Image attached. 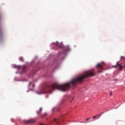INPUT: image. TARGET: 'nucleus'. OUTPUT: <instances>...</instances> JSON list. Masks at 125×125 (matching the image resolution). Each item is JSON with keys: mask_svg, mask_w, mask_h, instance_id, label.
<instances>
[{"mask_svg": "<svg viewBox=\"0 0 125 125\" xmlns=\"http://www.w3.org/2000/svg\"><path fill=\"white\" fill-rule=\"evenodd\" d=\"M23 122L24 125H28V124H34V123L36 122V120L34 119H30L28 120H24Z\"/></svg>", "mask_w": 125, "mask_h": 125, "instance_id": "obj_2", "label": "nucleus"}, {"mask_svg": "<svg viewBox=\"0 0 125 125\" xmlns=\"http://www.w3.org/2000/svg\"><path fill=\"white\" fill-rule=\"evenodd\" d=\"M47 116V113H45L44 114L41 115L42 118H44V117H46Z\"/></svg>", "mask_w": 125, "mask_h": 125, "instance_id": "obj_8", "label": "nucleus"}, {"mask_svg": "<svg viewBox=\"0 0 125 125\" xmlns=\"http://www.w3.org/2000/svg\"><path fill=\"white\" fill-rule=\"evenodd\" d=\"M120 62H117L116 65H113V67L114 68H118V67H119V70H122L123 68H125V64L124 65V66H122L121 64H120L119 63Z\"/></svg>", "mask_w": 125, "mask_h": 125, "instance_id": "obj_4", "label": "nucleus"}, {"mask_svg": "<svg viewBox=\"0 0 125 125\" xmlns=\"http://www.w3.org/2000/svg\"><path fill=\"white\" fill-rule=\"evenodd\" d=\"M100 116H101V114H98V115L94 116L93 117V119H96L97 117H98V119H99V118H100Z\"/></svg>", "mask_w": 125, "mask_h": 125, "instance_id": "obj_7", "label": "nucleus"}, {"mask_svg": "<svg viewBox=\"0 0 125 125\" xmlns=\"http://www.w3.org/2000/svg\"><path fill=\"white\" fill-rule=\"evenodd\" d=\"M56 45L58 46V47H62V45H59V43H56Z\"/></svg>", "mask_w": 125, "mask_h": 125, "instance_id": "obj_11", "label": "nucleus"}, {"mask_svg": "<svg viewBox=\"0 0 125 125\" xmlns=\"http://www.w3.org/2000/svg\"><path fill=\"white\" fill-rule=\"evenodd\" d=\"M105 65V62H102V63H98L96 67L97 69L99 70H104L103 66Z\"/></svg>", "mask_w": 125, "mask_h": 125, "instance_id": "obj_3", "label": "nucleus"}, {"mask_svg": "<svg viewBox=\"0 0 125 125\" xmlns=\"http://www.w3.org/2000/svg\"><path fill=\"white\" fill-rule=\"evenodd\" d=\"M54 122H55V123H57V124H59V121L58 119H55Z\"/></svg>", "mask_w": 125, "mask_h": 125, "instance_id": "obj_10", "label": "nucleus"}, {"mask_svg": "<svg viewBox=\"0 0 125 125\" xmlns=\"http://www.w3.org/2000/svg\"><path fill=\"white\" fill-rule=\"evenodd\" d=\"M21 69H22L23 72H25L26 69H27V67L25 65H23L21 67Z\"/></svg>", "mask_w": 125, "mask_h": 125, "instance_id": "obj_5", "label": "nucleus"}, {"mask_svg": "<svg viewBox=\"0 0 125 125\" xmlns=\"http://www.w3.org/2000/svg\"><path fill=\"white\" fill-rule=\"evenodd\" d=\"M113 94V92H110V93H109V95H110V96H112V95Z\"/></svg>", "mask_w": 125, "mask_h": 125, "instance_id": "obj_13", "label": "nucleus"}, {"mask_svg": "<svg viewBox=\"0 0 125 125\" xmlns=\"http://www.w3.org/2000/svg\"><path fill=\"white\" fill-rule=\"evenodd\" d=\"M1 35H2V30L0 28V36H1Z\"/></svg>", "mask_w": 125, "mask_h": 125, "instance_id": "obj_12", "label": "nucleus"}, {"mask_svg": "<svg viewBox=\"0 0 125 125\" xmlns=\"http://www.w3.org/2000/svg\"><path fill=\"white\" fill-rule=\"evenodd\" d=\"M95 76L94 70L91 69L84 72V75L78 76L72 79L70 82L63 84H59L58 83H55L51 85L46 86L45 88H42L38 94H42L43 93H52V91L55 89L62 90V91H67L70 87L75 86L77 83H83L84 79L89 78Z\"/></svg>", "mask_w": 125, "mask_h": 125, "instance_id": "obj_1", "label": "nucleus"}, {"mask_svg": "<svg viewBox=\"0 0 125 125\" xmlns=\"http://www.w3.org/2000/svg\"><path fill=\"white\" fill-rule=\"evenodd\" d=\"M121 58H124V57H123V56H121Z\"/></svg>", "mask_w": 125, "mask_h": 125, "instance_id": "obj_17", "label": "nucleus"}, {"mask_svg": "<svg viewBox=\"0 0 125 125\" xmlns=\"http://www.w3.org/2000/svg\"><path fill=\"white\" fill-rule=\"evenodd\" d=\"M42 108H40V109H39V110L37 111V113L38 114V115H40L42 113Z\"/></svg>", "mask_w": 125, "mask_h": 125, "instance_id": "obj_6", "label": "nucleus"}, {"mask_svg": "<svg viewBox=\"0 0 125 125\" xmlns=\"http://www.w3.org/2000/svg\"><path fill=\"white\" fill-rule=\"evenodd\" d=\"M89 120H90V118H87L86 119V121H89Z\"/></svg>", "mask_w": 125, "mask_h": 125, "instance_id": "obj_14", "label": "nucleus"}, {"mask_svg": "<svg viewBox=\"0 0 125 125\" xmlns=\"http://www.w3.org/2000/svg\"><path fill=\"white\" fill-rule=\"evenodd\" d=\"M98 72H99V73H102V71L99 70Z\"/></svg>", "mask_w": 125, "mask_h": 125, "instance_id": "obj_15", "label": "nucleus"}, {"mask_svg": "<svg viewBox=\"0 0 125 125\" xmlns=\"http://www.w3.org/2000/svg\"><path fill=\"white\" fill-rule=\"evenodd\" d=\"M19 60L21 61V62H24V59H23V57H21L19 58Z\"/></svg>", "mask_w": 125, "mask_h": 125, "instance_id": "obj_9", "label": "nucleus"}, {"mask_svg": "<svg viewBox=\"0 0 125 125\" xmlns=\"http://www.w3.org/2000/svg\"><path fill=\"white\" fill-rule=\"evenodd\" d=\"M31 83H29V86H30V85H31Z\"/></svg>", "mask_w": 125, "mask_h": 125, "instance_id": "obj_16", "label": "nucleus"}]
</instances>
